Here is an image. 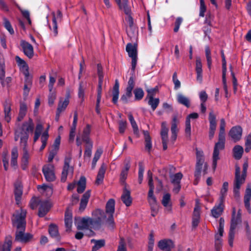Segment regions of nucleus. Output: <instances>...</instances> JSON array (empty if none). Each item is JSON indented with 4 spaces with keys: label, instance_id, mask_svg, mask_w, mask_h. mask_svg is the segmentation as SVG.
Wrapping results in <instances>:
<instances>
[{
    "label": "nucleus",
    "instance_id": "c9c22d12",
    "mask_svg": "<svg viewBox=\"0 0 251 251\" xmlns=\"http://www.w3.org/2000/svg\"><path fill=\"white\" fill-rule=\"evenodd\" d=\"M97 74L99 78L98 86H102L104 75L103 68L100 63L97 64Z\"/></svg>",
    "mask_w": 251,
    "mask_h": 251
},
{
    "label": "nucleus",
    "instance_id": "8fccbe9b",
    "mask_svg": "<svg viewBox=\"0 0 251 251\" xmlns=\"http://www.w3.org/2000/svg\"><path fill=\"white\" fill-rule=\"evenodd\" d=\"M139 172H138V182L141 184L143 179V175L145 168L142 162L139 163Z\"/></svg>",
    "mask_w": 251,
    "mask_h": 251
},
{
    "label": "nucleus",
    "instance_id": "4be33fe9",
    "mask_svg": "<svg viewBox=\"0 0 251 251\" xmlns=\"http://www.w3.org/2000/svg\"><path fill=\"white\" fill-rule=\"evenodd\" d=\"M70 94L69 93L67 94L66 97L64 100L63 99L60 98L59 102L58 104V107L57 108L58 113H62L64 111L69 103Z\"/></svg>",
    "mask_w": 251,
    "mask_h": 251
},
{
    "label": "nucleus",
    "instance_id": "a878e982",
    "mask_svg": "<svg viewBox=\"0 0 251 251\" xmlns=\"http://www.w3.org/2000/svg\"><path fill=\"white\" fill-rule=\"evenodd\" d=\"M143 134L145 137V150H147L148 152L150 153L152 149L151 137L148 131L144 130Z\"/></svg>",
    "mask_w": 251,
    "mask_h": 251
},
{
    "label": "nucleus",
    "instance_id": "cd10ccee",
    "mask_svg": "<svg viewBox=\"0 0 251 251\" xmlns=\"http://www.w3.org/2000/svg\"><path fill=\"white\" fill-rule=\"evenodd\" d=\"M115 201L113 199H109L106 202L105 211L109 215H113L115 212Z\"/></svg>",
    "mask_w": 251,
    "mask_h": 251
},
{
    "label": "nucleus",
    "instance_id": "bb28decb",
    "mask_svg": "<svg viewBox=\"0 0 251 251\" xmlns=\"http://www.w3.org/2000/svg\"><path fill=\"white\" fill-rule=\"evenodd\" d=\"M119 95V83L118 79H116L115 85L113 86L112 91V100L114 104H117Z\"/></svg>",
    "mask_w": 251,
    "mask_h": 251
},
{
    "label": "nucleus",
    "instance_id": "1a4fd4ad",
    "mask_svg": "<svg viewBox=\"0 0 251 251\" xmlns=\"http://www.w3.org/2000/svg\"><path fill=\"white\" fill-rule=\"evenodd\" d=\"M208 120L209 122V138L211 140L214 136L217 126L216 116L213 111L209 113Z\"/></svg>",
    "mask_w": 251,
    "mask_h": 251
},
{
    "label": "nucleus",
    "instance_id": "774afa93",
    "mask_svg": "<svg viewBox=\"0 0 251 251\" xmlns=\"http://www.w3.org/2000/svg\"><path fill=\"white\" fill-rule=\"evenodd\" d=\"M206 10V7L204 3V0H200V17H203L204 13Z\"/></svg>",
    "mask_w": 251,
    "mask_h": 251
},
{
    "label": "nucleus",
    "instance_id": "f704fd0d",
    "mask_svg": "<svg viewBox=\"0 0 251 251\" xmlns=\"http://www.w3.org/2000/svg\"><path fill=\"white\" fill-rule=\"evenodd\" d=\"M132 91L126 89L125 90V93L122 95L120 98V100L124 104H127L129 101V99L132 96Z\"/></svg>",
    "mask_w": 251,
    "mask_h": 251
},
{
    "label": "nucleus",
    "instance_id": "338daca9",
    "mask_svg": "<svg viewBox=\"0 0 251 251\" xmlns=\"http://www.w3.org/2000/svg\"><path fill=\"white\" fill-rule=\"evenodd\" d=\"M225 225V220L222 217L220 218L219 220V226L218 228V234L221 236H223L224 233V228Z\"/></svg>",
    "mask_w": 251,
    "mask_h": 251
},
{
    "label": "nucleus",
    "instance_id": "79ce46f5",
    "mask_svg": "<svg viewBox=\"0 0 251 251\" xmlns=\"http://www.w3.org/2000/svg\"><path fill=\"white\" fill-rule=\"evenodd\" d=\"M169 129L166 127V124L165 122L162 123L161 124V139L162 140H168V132Z\"/></svg>",
    "mask_w": 251,
    "mask_h": 251
},
{
    "label": "nucleus",
    "instance_id": "5701e85b",
    "mask_svg": "<svg viewBox=\"0 0 251 251\" xmlns=\"http://www.w3.org/2000/svg\"><path fill=\"white\" fill-rule=\"evenodd\" d=\"M5 120L9 123L11 120V102L8 100H6L3 103Z\"/></svg>",
    "mask_w": 251,
    "mask_h": 251
},
{
    "label": "nucleus",
    "instance_id": "7c9ffc66",
    "mask_svg": "<svg viewBox=\"0 0 251 251\" xmlns=\"http://www.w3.org/2000/svg\"><path fill=\"white\" fill-rule=\"evenodd\" d=\"M23 194L22 187L20 183L17 182L15 184L14 194L15 200L18 204L20 201L21 197Z\"/></svg>",
    "mask_w": 251,
    "mask_h": 251
},
{
    "label": "nucleus",
    "instance_id": "3c124183",
    "mask_svg": "<svg viewBox=\"0 0 251 251\" xmlns=\"http://www.w3.org/2000/svg\"><path fill=\"white\" fill-rule=\"evenodd\" d=\"M93 145V143H85L84 157H90L91 156Z\"/></svg>",
    "mask_w": 251,
    "mask_h": 251
},
{
    "label": "nucleus",
    "instance_id": "de8ad7c7",
    "mask_svg": "<svg viewBox=\"0 0 251 251\" xmlns=\"http://www.w3.org/2000/svg\"><path fill=\"white\" fill-rule=\"evenodd\" d=\"M178 123L177 120V115L176 114L174 115L173 116V119L171 123V132H177V125Z\"/></svg>",
    "mask_w": 251,
    "mask_h": 251
},
{
    "label": "nucleus",
    "instance_id": "603ef678",
    "mask_svg": "<svg viewBox=\"0 0 251 251\" xmlns=\"http://www.w3.org/2000/svg\"><path fill=\"white\" fill-rule=\"evenodd\" d=\"M86 186V179L84 176H81L79 178V194L82 193L85 190Z\"/></svg>",
    "mask_w": 251,
    "mask_h": 251
},
{
    "label": "nucleus",
    "instance_id": "dca6fc26",
    "mask_svg": "<svg viewBox=\"0 0 251 251\" xmlns=\"http://www.w3.org/2000/svg\"><path fill=\"white\" fill-rule=\"evenodd\" d=\"M77 123V111H75L74 114V121H73L72 126L71 127L70 134H69V142L70 143H72L74 141L75 137V130H76V128Z\"/></svg>",
    "mask_w": 251,
    "mask_h": 251
},
{
    "label": "nucleus",
    "instance_id": "680f3d73",
    "mask_svg": "<svg viewBox=\"0 0 251 251\" xmlns=\"http://www.w3.org/2000/svg\"><path fill=\"white\" fill-rule=\"evenodd\" d=\"M127 122L126 121L121 120L119 121V131L121 134H123L126 128Z\"/></svg>",
    "mask_w": 251,
    "mask_h": 251
},
{
    "label": "nucleus",
    "instance_id": "13d9d810",
    "mask_svg": "<svg viewBox=\"0 0 251 251\" xmlns=\"http://www.w3.org/2000/svg\"><path fill=\"white\" fill-rule=\"evenodd\" d=\"M107 227L110 230H113L115 227V224L114 221L113 215H108V217L106 220Z\"/></svg>",
    "mask_w": 251,
    "mask_h": 251
},
{
    "label": "nucleus",
    "instance_id": "9b49d317",
    "mask_svg": "<svg viewBox=\"0 0 251 251\" xmlns=\"http://www.w3.org/2000/svg\"><path fill=\"white\" fill-rule=\"evenodd\" d=\"M92 126L90 124H86V126L83 128L81 137L79 136V140L82 143H93L90 139V133L91 132Z\"/></svg>",
    "mask_w": 251,
    "mask_h": 251
},
{
    "label": "nucleus",
    "instance_id": "473e14b6",
    "mask_svg": "<svg viewBox=\"0 0 251 251\" xmlns=\"http://www.w3.org/2000/svg\"><path fill=\"white\" fill-rule=\"evenodd\" d=\"M128 118L133 128L134 134L137 135V137H139L138 127L132 114L131 113H129L128 114Z\"/></svg>",
    "mask_w": 251,
    "mask_h": 251
},
{
    "label": "nucleus",
    "instance_id": "f8f14e48",
    "mask_svg": "<svg viewBox=\"0 0 251 251\" xmlns=\"http://www.w3.org/2000/svg\"><path fill=\"white\" fill-rule=\"evenodd\" d=\"M242 128L240 126H235L230 129L229 132V135L234 142H237L240 140L242 134Z\"/></svg>",
    "mask_w": 251,
    "mask_h": 251
},
{
    "label": "nucleus",
    "instance_id": "c85d7f7f",
    "mask_svg": "<svg viewBox=\"0 0 251 251\" xmlns=\"http://www.w3.org/2000/svg\"><path fill=\"white\" fill-rule=\"evenodd\" d=\"M176 100L178 103L182 104L187 108L190 106V102L189 98L181 93H178L176 96Z\"/></svg>",
    "mask_w": 251,
    "mask_h": 251
},
{
    "label": "nucleus",
    "instance_id": "5fc2aeb1",
    "mask_svg": "<svg viewBox=\"0 0 251 251\" xmlns=\"http://www.w3.org/2000/svg\"><path fill=\"white\" fill-rule=\"evenodd\" d=\"M245 146V151L248 153L251 150V133L246 137Z\"/></svg>",
    "mask_w": 251,
    "mask_h": 251
},
{
    "label": "nucleus",
    "instance_id": "aec40b11",
    "mask_svg": "<svg viewBox=\"0 0 251 251\" xmlns=\"http://www.w3.org/2000/svg\"><path fill=\"white\" fill-rule=\"evenodd\" d=\"M121 200L123 203L126 206H129L132 203V198L130 196V191L124 187L123 193L121 196Z\"/></svg>",
    "mask_w": 251,
    "mask_h": 251
},
{
    "label": "nucleus",
    "instance_id": "2f4dec72",
    "mask_svg": "<svg viewBox=\"0 0 251 251\" xmlns=\"http://www.w3.org/2000/svg\"><path fill=\"white\" fill-rule=\"evenodd\" d=\"M49 232L51 237L57 240L60 239L58 227L56 225L53 224L50 225L49 227Z\"/></svg>",
    "mask_w": 251,
    "mask_h": 251
},
{
    "label": "nucleus",
    "instance_id": "49530a36",
    "mask_svg": "<svg viewBox=\"0 0 251 251\" xmlns=\"http://www.w3.org/2000/svg\"><path fill=\"white\" fill-rule=\"evenodd\" d=\"M205 56L207 62V66L209 69H210L212 65V58L211 55V50L208 46L205 48Z\"/></svg>",
    "mask_w": 251,
    "mask_h": 251
},
{
    "label": "nucleus",
    "instance_id": "e433bc0d",
    "mask_svg": "<svg viewBox=\"0 0 251 251\" xmlns=\"http://www.w3.org/2000/svg\"><path fill=\"white\" fill-rule=\"evenodd\" d=\"M106 211L100 209H97L92 212V215L97 218L100 219L101 221L104 220L106 218Z\"/></svg>",
    "mask_w": 251,
    "mask_h": 251
},
{
    "label": "nucleus",
    "instance_id": "58836bf2",
    "mask_svg": "<svg viewBox=\"0 0 251 251\" xmlns=\"http://www.w3.org/2000/svg\"><path fill=\"white\" fill-rule=\"evenodd\" d=\"M27 111V106L24 103H21L20 110L17 120L18 121H22L24 117L25 116Z\"/></svg>",
    "mask_w": 251,
    "mask_h": 251
},
{
    "label": "nucleus",
    "instance_id": "f3484780",
    "mask_svg": "<svg viewBox=\"0 0 251 251\" xmlns=\"http://www.w3.org/2000/svg\"><path fill=\"white\" fill-rule=\"evenodd\" d=\"M174 243L171 240L164 239L159 241L158 243V247L161 250L171 251V249L174 247Z\"/></svg>",
    "mask_w": 251,
    "mask_h": 251
},
{
    "label": "nucleus",
    "instance_id": "f257e3e1",
    "mask_svg": "<svg viewBox=\"0 0 251 251\" xmlns=\"http://www.w3.org/2000/svg\"><path fill=\"white\" fill-rule=\"evenodd\" d=\"M34 128V125L31 119L27 122H25L22 126L16 130L15 133V140L18 141L20 138V145L23 148L24 153L22 159L21 167L23 170H25L28 164L29 155L26 148L27 141L28 138V132H32Z\"/></svg>",
    "mask_w": 251,
    "mask_h": 251
},
{
    "label": "nucleus",
    "instance_id": "6e6552de",
    "mask_svg": "<svg viewBox=\"0 0 251 251\" xmlns=\"http://www.w3.org/2000/svg\"><path fill=\"white\" fill-rule=\"evenodd\" d=\"M42 171L47 181L51 182L55 180V177L53 172V166L51 164L44 165Z\"/></svg>",
    "mask_w": 251,
    "mask_h": 251
},
{
    "label": "nucleus",
    "instance_id": "a19ab883",
    "mask_svg": "<svg viewBox=\"0 0 251 251\" xmlns=\"http://www.w3.org/2000/svg\"><path fill=\"white\" fill-rule=\"evenodd\" d=\"M102 224V221L100 219L95 218V219L91 218V226L90 227L95 230H99Z\"/></svg>",
    "mask_w": 251,
    "mask_h": 251
},
{
    "label": "nucleus",
    "instance_id": "4c0bfd02",
    "mask_svg": "<svg viewBox=\"0 0 251 251\" xmlns=\"http://www.w3.org/2000/svg\"><path fill=\"white\" fill-rule=\"evenodd\" d=\"M18 157V149L14 147L11 151V165L15 167L17 166V158Z\"/></svg>",
    "mask_w": 251,
    "mask_h": 251
},
{
    "label": "nucleus",
    "instance_id": "393cba45",
    "mask_svg": "<svg viewBox=\"0 0 251 251\" xmlns=\"http://www.w3.org/2000/svg\"><path fill=\"white\" fill-rule=\"evenodd\" d=\"M126 51L127 52L129 57L137 56V47L135 44L128 43L126 46Z\"/></svg>",
    "mask_w": 251,
    "mask_h": 251
},
{
    "label": "nucleus",
    "instance_id": "9d476101",
    "mask_svg": "<svg viewBox=\"0 0 251 251\" xmlns=\"http://www.w3.org/2000/svg\"><path fill=\"white\" fill-rule=\"evenodd\" d=\"M91 195V190H87L82 196L79 201V214L85 210Z\"/></svg>",
    "mask_w": 251,
    "mask_h": 251
},
{
    "label": "nucleus",
    "instance_id": "0e129e2a",
    "mask_svg": "<svg viewBox=\"0 0 251 251\" xmlns=\"http://www.w3.org/2000/svg\"><path fill=\"white\" fill-rule=\"evenodd\" d=\"M3 21L4 26L5 28L9 31L11 34H13L14 33V31L9 21L6 18H4Z\"/></svg>",
    "mask_w": 251,
    "mask_h": 251
},
{
    "label": "nucleus",
    "instance_id": "6ab92c4d",
    "mask_svg": "<svg viewBox=\"0 0 251 251\" xmlns=\"http://www.w3.org/2000/svg\"><path fill=\"white\" fill-rule=\"evenodd\" d=\"M70 160V158H66L65 159L61 177V180L62 182L66 181L68 172L72 171V168L69 166Z\"/></svg>",
    "mask_w": 251,
    "mask_h": 251
},
{
    "label": "nucleus",
    "instance_id": "a18cd8bd",
    "mask_svg": "<svg viewBox=\"0 0 251 251\" xmlns=\"http://www.w3.org/2000/svg\"><path fill=\"white\" fill-rule=\"evenodd\" d=\"M148 104L150 105L152 110L154 111L159 103V99L158 98H148Z\"/></svg>",
    "mask_w": 251,
    "mask_h": 251
},
{
    "label": "nucleus",
    "instance_id": "72a5a7b5",
    "mask_svg": "<svg viewBox=\"0 0 251 251\" xmlns=\"http://www.w3.org/2000/svg\"><path fill=\"white\" fill-rule=\"evenodd\" d=\"M91 242L94 243L95 244L92 247V251H97L101 248L104 247L105 245V241L104 239H92L91 240Z\"/></svg>",
    "mask_w": 251,
    "mask_h": 251
},
{
    "label": "nucleus",
    "instance_id": "20e7f679",
    "mask_svg": "<svg viewBox=\"0 0 251 251\" xmlns=\"http://www.w3.org/2000/svg\"><path fill=\"white\" fill-rule=\"evenodd\" d=\"M225 137H218V141L215 144L212 154V169L214 171L217 167V161L220 159V151L225 149Z\"/></svg>",
    "mask_w": 251,
    "mask_h": 251
},
{
    "label": "nucleus",
    "instance_id": "c756f323",
    "mask_svg": "<svg viewBox=\"0 0 251 251\" xmlns=\"http://www.w3.org/2000/svg\"><path fill=\"white\" fill-rule=\"evenodd\" d=\"M91 218L88 217H84L79 219V229H89L91 226Z\"/></svg>",
    "mask_w": 251,
    "mask_h": 251
},
{
    "label": "nucleus",
    "instance_id": "4468645a",
    "mask_svg": "<svg viewBox=\"0 0 251 251\" xmlns=\"http://www.w3.org/2000/svg\"><path fill=\"white\" fill-rule=\"evenodd\" d=\"M38 215L40 217H44L50 208L49 202L47 201H40Z\"/></svg>",
    "mask_w": 251,
    "mask_h": 251
},
{
    "label": "nucleus",
    "instance_id": "0eeeda50",
    "mask_svg": "<svg viewBox=\"0 0 251 251\" xmlns=\"http://www.w3.org/2000/svg\"><path fill=\"white\" fill-rule=\"evenodd\" d=\"M25 229H17L15 233V241L26 243L32 240L33 235L29 233H25Z\"/></svg>",
    "mask_w": 251,
    "mask_h": 251
},
{
    "label": "nucleus",
    "instance_id": "09e8293b",
    "mask_svg": "<svg viewBox=\"0 0 251 251\" xmlns=\"http://www.w3.org/2000/svg\"><path fill=\"white\" fill-rule=\"evenodd\" d=\"M135 85L134 74L132 73L127 82V85L126 89L132 91L133 90Z\"/></svg>",
    "mask_w": 251,
    "mask_h": 251
},
{
    "label": "nucleus",
    "instance_id": "052dcab7",
    "mask_svg": "<svg viewBox=\"0 0 251 251\" xmlns=\"http://www.w3.org/2000/svg\"><path fill=\"white\" fill-rule=\"evenodd\" d=\"M173 81L175 84L174 89L177 90L181 86V83L180 81L177 79V73L175 72L173 75Z\"/></svg>",
    "mask_w": 251,
    "mask_h": 251
},
{
    "label": "nucleus",
    "instance_id": "39448f33",
    "mask_svg": "<svg viewBox=\"0 0 251 251\" xmlns=\"http://www.w3.org/2000/svg\"><path fill=\"white\" fill-rule=\"evenodd\" d=\"M26 212L25 210L21 209L20 211H16L13 214L12 218L13 226L17 229L25 228Z\"/></svg>",
    "mask_w": 251,
    "mask_h": 251
},
{
    "label": "nucleus",
    "instance_id": "2eb2a0df",
    "mask_svg": "<svg viewBox=\"0 0 251 251\" xmlns=\"http://www.w3.org/2000/svg\"><path fill=\"white\" fill-rule=\"evenodd\" d=\"M224 201L220 200L219 203L218 205H215L211 209V212L213 217L217 218L222 215L224 209Z\"/></svg>",
    "mask_w": 251,
    "mask_h": 251
},
{
    "label": "nucleus",
    "instance_id": "ea45409f",
    "mask_svg": "<svg viewBox=\"0 0 251 251\" xmlns=\"http://www.w3.org/2000/svg\"><path fill=\"white\" fill-rule=\"evenodd\" d=\"M133 93L134 95V100H140L144 96V92L142 88L140 87L136 88L133 90Z\"/></svg>",
    "mask_w": 251,
    "mask_h": 251
},
{
    "label": "nucleus",
    "instance_id": "a211bd4d",
    "mask_svg": "<svg viewBox=\"0 0 251 251\" xmlns=\"http://www.w3.org/2000/svg\"><path fill=\"white\" fill-rule=\"evenodd\" d=\"M65 224L67 231H70L73 223V215L72 210L67 208L65 213Z\"/></svg>",
    "mask_w": 251,
    "mask_h": 251
},
{
    "label": "nucleus",
    "instance_id": "f03ea898",
    "mask_svg": "<svg viewBox=\"0 0 251 251\" xmlns=\"http://www.w3.org/2000/svg\"><path fill=\"white\" fill-rule=\"evenodd\" d=\"M248 168V161H245L243 165V170L241 176L240 175L241 169L239 166H235V179L234 181L233 193L235 197L240 195L239 189L241 185L244 183L247 176V170Z\"/></svg>",
    "mask_w": 251,
    "mask_h": 251
},
{
    "label": "nucleus",
    "instance_id": "4d7b16f0",
    "mask_svg": "<svg viewBox=\"0 0 251 251\" xmlns=\"http://www.w3.org/2000/svg\"><path fill=\"white\" fill-rule=\"evenodd\" d=\"M150 204L151 207V215L152 216L155 217L158 211V205L157 204V202H151V201H150Z\"/></svg>",
    "mask_w": 251,
    "mask_h": 251
},
{
    "label": "nucleus",
    "instance_id": "e2e57ef3",
    "mask_svg": "<svg viewBox=\"0 0 251 251\" xmlns=\"http://www.w3.org/2000/svg\"><path fill=\"white\" fill-rule=\"evenodd\" d=\"M171 201V195L169 193L165 194L162 200V204L164 207H167Z\"/></svg>",
    "mask_w": 251,
    "mask_h": 251
},
{
    "label": "nucleus",
    "instance_id": "7ed1b4c3",
    "mask_svg": "<svg viewBox=\"0 0 251 251\" xmlns=\"http://www.w3.org/2000/svg\"><path fill=\"white\" fill-rule=\"evenodd\" d=\"M242 221V219L236 216V209L235 207L232 208L231 219L230 221V226L228 233V244L230 247H232L233 245V241L235 237V230L238 224Z\"/></svg>",
    "mask_w": 251,
    "mask_h": 251
},
{
    "label": "nucleus",
    "instance_id": "b1692460",
    "mask_svg": "<svg viewBox=\"0 0 251 251\" xmlns=\"http://www.w3.org/2000/svg\"><path fill=\"white\" fill-rule=\"evenodd\" d=\"M233 157L236 160L240 159L244 153V149L240 145L235 146L232 150Z\"/></svg>",
    "mask_w": 251,
    "mask_h": 251
},
{
    "label": "nucleus",
    "instance_id": "423d86ee",
    "mask_svg": "<svg viewBox=\"0 0 251 251\" xmlns=\"http://www.w3.org/2000/svg\"><path fill=\"white\" fill-rule=\"evenodd\" d=\"M121 10H123L125 13L129 15L128 23L129 27H131L133 25V19L130 15L131 10L128 5V0H115Z\"/></svg>",
    "mask_w": 251,
    "mask_h": 251
},
{
    "label": "nucleus",
    "instance_id": "37998d69",
    "mask_svg": "<svg viewBox=\"0 0 251 251\" xmlns=\"http://www.w3.org/2000/svg\"><path fill=\"white\" fill-rule=\"evenodd\" d=\"M228 183L227 182H224L223 184L222 188L220 191V197L219 198L220 200L224 201L226 195V193L228 190Z\"/></svg>",
    "mask_w": 251,
    "mask_h": 251
},
{
    "label": "nucleus",
    "instance_id": "412c9836",
    "mask_svg": "<svg viewBox=\"0 0 251 251\" xmlns=\"http://www.w3.org/2000/svg\"><path fill=\"white\" fill-rule=\"evenodd\" d=\"M106 170V166L104 163H102L98 171L95 184L99 185L103 182L104 175Z\"/></svg>",
    "mask_w": 251,
    "mask_h": 251
},
{
    "label": "nucleus",
    "instance_id": "bf43d9fd",
    "mask_svg": "<svg viewBox=\"0 0 251 251\" xmlns=\"http://www.w3.org/2000/svg\"><path fill=\"white\" fill-rule=\"evenodd\" d=\"M147 92L148 93L147 98H153L155 95V94L158 92V86H156L153 88L148 89L147 90Z\"/></svg>",
    "mask_w": 251,
    "mask_h": 251
},
{
    "label": "nucleus",
    "instance_id": "864d4df0",
    "mask_svg": "<svg viewBox=\"0 0 251 251\" xmlns=\"http://www.w3.org/2000/svg\"><path fill=\"white\" fill-rule=\"evenodd\" d=\"M53 17H52V25H50V28L51 30H52L53 32V34L54 36H56L58 34L57 31V24L56 22V17L55 16L54 13L52 14Z\"/></svg>",
    "mask_w": 251,
    "mask_h": 251
},
{
    "label": "nucleus",
    "instance_id": "ddd939ff",
    "mask_svg": "<svg viewBox=\"0 0 251 251\" xmlns=\"http://www.w3.org/2000/svg\"><path fill=\"white\" fill-rule=\"evenodd\" d=\"M21 46L23 48L25 54L29 58H31L33 56V48L32 46L29 43L22 41Z\"/></svg>",
    "mask_w": 251,
    "mask_h": 251
},
{
    "label": "nucleus",
    "instance_id": "69168bd1",
    "mask_svg": "<svg viewBox=\"0 0 251 251\" xmlns=\"http://www.w3.org/2000/svg\"><path fill=\"white\" fill-rule=\"evenodd\" d=\"M86 65L84 59L79 63V79H80V75L84 74L86 75V76H88V74L86 73Z\"/></svg>",
    "mask_w": 251,
    "mask_h": 251
},
{
    "label": "nucleus",
    "instance_id": "6e6d98bb",
    "mask_svg": "<svg viewBox=\"0 0 251 251\" xmlns=\"http://www.w3.org/2000/svg\"><path fill=\"white\" fill-rule=\"evenodd\" d=\"M226 122L224 119L220 120V131L218 137H225Z\"/></svg>",
    "mask_w": 251,
    "mask_h": 251
},
{
    "label": "nucleus",
    "instance_id": "c03bdc74",
    "mask_svg": "<svg viewBox=\"0 0 251 251\" xmlns=\"http://www.w3.org/2000/svg\"><path fill=\"white\" fill-rule=\"evenodd\" d=\"M183 175L181 173H177L174 175H171V182L173 184L180 183V180L182 179Z\"/></svg>",
    "mask_w": 251,
    "mask_h": 251
}]
</instances>
